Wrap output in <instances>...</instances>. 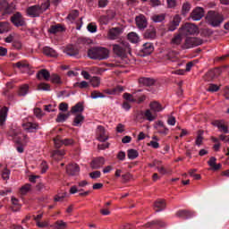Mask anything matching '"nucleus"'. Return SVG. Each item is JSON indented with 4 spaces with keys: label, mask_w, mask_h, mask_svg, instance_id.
Masks as SVG:
<instances>
[{
    "label": "nucleus",
    "mask_w": 229,
    "mask_h": 229,
    "mask_svg": "<svg viewBox=\"0 0 229 229\" xmlns=\"http://www.w3.org/2000/svg\"><path fill=\"white\" fill-rule=\"evenodd\" d=\"M88 56L91 60H106L109 57V50L102 47H91L88 50Z\"/></svg>",
    "instance_id": "nucleus-1"
},
{
    "label": "nucleus",
    "mask_w": 229,
    "mask_h": 229,
    "mask_svg": "<svg viewBox=\"0 0 229 229\" xmlns=\"http://www.w3.org/2000/svg\"><path fill=\"white\" fill-rule=\"evenodd\" d=\"M206 19H208V23L214 28L220 27L225 21L224 15L215 11H209Z\"/></svg>",
    "instance_id": "nucleus-2"
},
{
    "label": "nucleus",
    "mask_w": 229,
    "mask_h": 229,
    "mask_svg": "<svg viewBox=\"0 0 229 229\" xmlns=\"http://www.w3.org/2000/svg\"><path fill=\"white\" fill-rule=\"evenodd\" d=\"M113 52L120 58H126L127 55L131 54L130 44L123 41L121 44L113 45Z\"/></svg>",
    "instance_id": "nucleus-3"
},
{
    "label": "nucleus",
    "mask_w": 229,
    "mask_h": 229,
    "mask_svg": "<svg viewBox=\"0 0 229 229\" xmlns=\"http://www.w3.org/2000/svg\"><path fill=\"white\" fill-rule=\"evenodd\" d=\"M203 40L197 37H188L182 45V49H191L202 45Z\"/></svg>",
    "instance_id": "nucleus-4"
},
{
    "label": "nucleus",
    "mask_w": 229,
    "mask_h": 229,
    "mask_svg": "<svg viewBox=\"0 0 229 229\" xmlns=\"http://www.w3.org/2000/svg\"><path fill=\"white\" fill-rule=\"evenodd\" d=\"M15 11V4L8 3L7 0H0V12L3 15L12 14Z\"/></svg>",
    "instance_id": "nucleus-5"
},
{
    "label": "nucleus",
    "mask_w": 229,
    "mask_h": 229,
    "mask_svg": "<svg viewBox=\"0 0 229 229\" xmlns=\"http://www.w3.org/2000/svg\"><path fill=\"white\" fill-rule=\"evenodd\" d=\"M26 13L29 17L31 18H38L40 17L41 14H43L39 9V4H34L28 7V9H26Z\"/></svg>",
    "instance_id": "nucleus-6"
},
{
    "label": "nucleus",
    "mask_w": 229,
    "mask_h": 229,
    "mask_svg": "<svg viewBox=\"0 0 229 229\" xmlns=\"http://www.w3.org/2000/svg\"><path fill=\"white\" fill-rule=\"evenodd\" d=\"M211 125L218 128L220 132H224L225 134H229L227 123H225L224 120H214L213 122H211Z\"/></svg>",
    "instance_id": "nucleus-7"
},
{
    "label": "nucleus",
    "mask_w": 229,
    "mask_h": 229,
    "mask_svg": "<svg viewBox=\"0 0 229 229\" xmlns=\"http://www.w3.org/2000/svg\"><path fill=\"white\" fill-rule=\"evenodd\" d=\"M10 21H12L15 27H22L26 25V21L21 13H14L12 18H10Z\"/></svg>",
    "instance_id": "nucleus-8"
},
{
    "label": "nucleus",
    "mask_w": 229,
    "mask_h": 229,
    "mask_svg": "<svg viewBox=\"0 0 229 229\" xmlns=\"http://www.w3.org/2000/svg\"><path fill=\"white\" fill-rule=\"evenodd\" d=\"M203 17H205V9L201 7L194 8L191 13H190V18H191L192 21H200Z\"/></svg>",
    "instance_id": "nucleus-9"
},
{
    "label": "nucleus",
    "mask_w": 229,
    "mask_h": 229,
    "mask_svg": "<svg viewBox=\"0 0 229 229\" xmlns=\"http://www.w3.org/2000/svg\"><path fill=\"white\" fill-rule=\"evenodd\" d=\"M198 33V27L192 23H186L182 28V34L186 36L196 35Z\"/></svg>",
    "instance_id": "nucleus-10"
},
{
    "label": "nucleus",
    "mask_w": 229,
    "mask_h": 229,
    "mask_svg": "<svg viewBox=\"0 0 229 229\" xmlns=\"http://www.w3.org/2000/svg\"><path fill=\"white\" fill-rule=\"evenodd\" d=\"M54 145H55V148H60L62 145L64 146H71L73 144V140L72 139H64L62 140L61 136H56L53 139Z\"/></svg>",
    "instance_id": "nucleus-11"
},
{
    "label": "nucleus",
    "mask_w": 229,
    "mask_h": 229,
    "mask_svg": "<svg viewBox=\"0 0 229 229\" xmlns=\"http://www.w3.org/2000/svg\"><path fill=\"white\" fill-rule=\"evenodd\" d=\"M222 73V70L220 68H214L213 70L206 72L204 76V80L208 81H211L212 80L216 79Z\"/></svg>",
    "instance_id": "nucleus-12"
},
{
    "label": "nucleus",
    "mask_w": 229,
    "mask_h": 229,
    "mask_svg": "<svg viewBox=\"0 0 229 229\" xmlns=\"http://www.w3.org/2000/svg\"><path fill=\"white\" fill-rule=\"evenodd\" d=\"M136 24L140 30H146L148 27V21H147L146 16H144L143 14L137 16L136 17Z\"/></svg>",
    "instance_id": "nucleus-13"
},
{
    "label": "nucleus",
    "mask_w": 229,
    "mask_h": 229,
    "mask_svg": "<svg viewBox=\"0 0 229 229\" xmlns=\"http://www.w3.org/2000/svg\"><path fill=\"white\" fill-rule=\"evenodd\" d=\"M176 216L181 217L184 220H188L195 216V212L186 209H181L177 211Z\"/></svg>",
    "instance_id": "nucleus-14"
},
{
    "label": "nucleus",
    "mask_w": 229,
    "mask_h": 229,
    "mask_svg": "<svg viewBox=\"0 0 229 229\" xmlns=\"http://www.w3.org/2000/svg\"><path fill=\"white\" fill-rule=\"evenodd\" d=\"M154 51V46L152 43H145L142 47V49H140V56L146 57L149 55H151Z\"/></svg>",
    "instance_id": "nucleus-15"
},
{
    "label": "nucleus",
    "mask_w": 229,
    "mask_h": 229,
    "mask_svg": "<svg viewBox=\"0 0 229 229\" xmlns=\"http://www.w3.org/2000/svg\"><path fill=\"white\" fill-rule=\"evenodd\" d=\"M81 168L78 166L77 164H69L66 167V173L69 176H77Z\"/></svg>",
    "instance_id": "nucleus-16"
},
{
    "label": "nucleus",
    "mask_w": 229,
    "mask_h": 229,
    "mask_svg": "<svg viewBox=\"0 0 229 229\" xmlns=\"http://www.w3.org/2000/svg\"><path fill=\"white\" fill-rule=\"evenodd\" d=\"M154 226H157L158 228H165L166 226V224L161 219H156L145 224L146 228L152 229Z\"/></svg>",
    "instance_id": "nucleus-17"
},
{
    "label": "nucleus",
    "mask_w": 229,
    "mask_h": 229,
    "mask_svg": "<svg viewBox=\"0 0 229 229\" xmlns=\"http://www.w3.org/2000/svg\"><path fill=\"white\" fill-rule=\"evenodd\" d=\"M104 165H105V158L102 157H99L91 160L90 167L93 170H98L100 167H103Z\"/></svg>",
    "instance_id": "nucleus-18"
},
{
    "label": "nucleus",
    "mask_w": 229,
    "mask_h": 229,
    "mask_svg": "<svg viewBox=\"0 0 229 229\" xmlns=\"http://www.w3.org/2000/svg\"><path fill=\"white\" fill-rule=\"evenodd\" d=\"M22 127L23 130L30 133L36 132L39 129V125L37 123H23Z\"/></svg>",
    "instance_id": "nucleus-19"
},
{
    "label": "nucleus",
    "mask_w": 229,
    "mask_h": 229,
    "mask_svg": "<svg viewBox=\"0 0 229 229\" xmlns=\"http://www.w3.org/2000/svg\"><path fill=\"white\" fill-rule=\"evenodd\" d=\"M97 140L101 142H105L106 140H108V136H106L105 128L103 126L99 125L97 127Z\"/></svg>",
    "instance_id": "nucleus-20"
},
{
    "label": "nucleus",
    "mask_w": 229,
    "mask_h": 229,
    "mask_svg": "<svg viewBox=\"0 0 229 229\" xmlns=\"http://www.w3.org/2000/svg\"><path fill=\"white\" fill-rule=\"evenodd\" d=\"M139 84L146 87H151L155 84V81L150 77H140L139 79Z\"/></svg>",
    "instance_id": "nucleus-21"
},
{
    "label": "nucleus",
    "mask_w": 229,
    "mask_h": 229,
    "mask_svg": "<svg viewBox=\"0 0 229 229\" xmlns=\"http://www.w3.org/2000/svg\"><path fill=\"white\" fill-rule=\"evenodd\" d=\"M157 113H152L151 109H146L144 112V119L146 121L153 122L157 120Z\"/></svg>",
    "instance_id": "nucleus-22"
},
{
    "label": "nucleus",
    "mask_w": 229,
    "mask_h": 229,
    "mask_svg": "<svg viewBox=\"0 0 229 229\" xmlns=\"http://www.w3.org/2000/svg\"><path fill=\"white\" fill-rule=\"evenodd\" d=\"M51 78L50 72L46 70V69H42L39 72H37V79L38 80H46V81H49Z\"/></svg>",
    "instance_id": "nucleus-23"
},
{
    "label": "nucleus",
    "mask_w": 229,
    "mask_h": 229,
    "mask_svg": "<svg viewBox=\"0 0 229 229\" xmlns=\"http://www.w3.org/2000/svg\"><path fill=\"white\" fill-rule=\"evenodd\" d=\"M157 37V30L154 27H149L144 33L146 39H154Z\"/></svg>",
    "instance_id": "nucleus-24"
},
{
    "label": "nucleus",
    "mask_w": 229,
    "mask_h": 229,
    "mask_svg": "<svg viewBox=\"0 0 229 229\" xmlns=\"http://www.w3.org/2000/svg\"><path fill=\"white\" fill-rule=\"evenodd\" d=\"M149 110L154 113H159L164 110L161 104H159L157 101H152L149 104Z\"/></svg>",
    "instance_id": "nucleus-25"
},
{
    "label": "nucleus",
    "mask_w": 229,
    "mask_h": 229,
    "mask_svg": "<svg viewBox=\"0 0 229 229\" xmlns=\"http://www.w3.org/2000/svg\"><path fill=\"white\" fill-rule=\"evenodd\" d=\"M64 53L69 56H76L79 54V50L73 45H68L66 48H64Z\"/></svg>",
    "instance_id": "nucleus-26"
},
{
    "label": "nucleus",
    "mask_w": 229,
    "mask_h": 229,
    "mask_svg": "<svg viewBox=\"0 0 229 229\" xmlns=\"http://www.w3.org/2000/svg\"><path fill=\"white\" fill-rule=\"evenodd\" d=\"M43 54L48 57H53V58H55L58 56V53L55 49L51 48L50 47H43Z\"/></svg>",
    "instance_id": "nucleus-27"
},
{
    "label": "nucleus",
    "mask_w": 229,
    "mask_h": 229,
    "mask_svg": "<svg viewBox=\"0 0 229 229\" xmlns=\"http://www.w3.org/2000/svg\"><path fill=\"white\" fill-rule=\"evenodd\" d=\"M11 30V24L9 21H0V35L5 34Z\"/></svg>",
    "instance_id": "nucleus-28"
},
{
    "label": "nucleus",
    "mask_w": 229,
    "mask_h": 229,
    "mask_svg": "<svg viewBox=\"0 0 229 229\" xmlns=\"http://www.w3.org/2000/svg\"><path fill=\"white\" fill-rule=\"evenodd\" d=\"M62 31H64V27H62V25L59 23L51 25L50 29H48V33L52 35H55Z\"/></svg>",
    "instance_id": "nucleus-29"
},
{
    "label": "nucleus",
    "mask_w": 229,
    "mask_h": 229,
    "mask_svg": "<svg viewBox=\"0 0 229 229\" xmlns=\"http://www.w3.org/2000/svg\"><path fill=\"white\" fill-rule=\"evenodd\" d=\"M166 58L171 62H177L179 60V53L175 50H169L166 54Z\"/></svg>",
    "instance_id": "nucleus-30"
},
{
    "label": "nucleus",
    "mask_w": 229,
    "mask_h": 229,
    "mask_svg": "<svg viewBox=\"0 0 229 229\" xmlns=\"http://www.w3.org/2000/svg\"><path fill=\"white\" fill-rule=\"evenodd\" d=\"M65 155L64 150H54L51 154V157L55 161H60Z\"/></svg>",
    "instance_id": "nucleus-31"
},
{
    "label": "nucleus",
    "mask_w": 229,
    "mask_h": 229,
    "mask_svg": "<svg viewBox=\"0 0 229 229\" xmlns=\"http://www.w3.org/2000/svg\"><path fill=\"white\" fill-rule=\"evenodd\" d=\"M121 35V29L119 27L112 28L109 30V38L116 39Z\"/></svg>",
    "instance_id": "nucleus-32"
},
{
    "label": "nucleus",
    "mask_w": 229,
    "mask_h": 229,
    "mask_svg": "<svg viewBox=\"0 0 229 229\" xmlns=\"http://www.w3.org/2000/svg\"><path fill=\"white\" fill-rule=\"evenodd\" d=\"M8 108L4 106L0 111V126H4L7 118Z\"/></svg>",
    "instance_id": "nucleus-33"
},
{
    "label": "nucleus",
    "mask_w": 229,
    "mask_h": 229,
    "mask_svg": "<svg viewBox=\"0 0 229 229\" xmlns=\"http://www.w3.org/2000/svg\"><path fill=\"white\" fill-rule=\"evenodd\" d=\"M165 208V200L159 199L156 200L154 204V209L156 212H162Z\"/></svg>",
    "instance_id": "nucleus-34"
},
{
    "label": "nucleus",
    "mask_w": 229,
    "mask_h": 229,
    "mask_svg": "<svg viewBox=\"0 0 229 229\" xmlns=\"http://www.w3.org/2000/svg\"><path fill=\"white\" fill-rule=\"evenodd\" d=\"M30 87L28 84H24L22 86H20L18 89V96L19 97H26L29 94Z\"/></svg>",
    "instance_id": "nucleus-35"
},
{
    "label": "nucleus",
    "mask_w": 229,
    "mask_h": 229,
    "mask_svg": "<svg viewBox=\"0 0 229 229\" xmlns=\"http://www.w3.org/2000/svg\"><path fill=\"white\" fill-rule=\"evenodd\" d=\"M84 111V106L82 102H78L72 107V114H76V113H82Z\"/></svg>",
    "instance_id": "nucleus-36"
},
{
    "label": "nucleus",
    "mask_w": 229,
    "mask_h": 229,
    "mask_svg": "<svg viewBox=\"0 0 229 229\" xmlns=\"http://www.w3.org/2000/svg\"><path fill=\"white\" fill-rule=\"evenodd\" d=\"M141 91H142V90L140 89V90H138V91H134V92H133L134 98H137L136 103H138V104L143 103L144 101H146V98H147L146 95H139V94H138L139 92H141Z\"/></svg>",
    "instance_id": "nucleus-37"
},
{
    "label": "nucleus",
    "mask_w": 229,
    "mask_h": 229,
    "mask_svg": "<svg viewBox=\"0 0 229 229\" xmlns=\"http://www.w3.org/2000/svg\"><path fill=\"white\" fill-rule=\"evenodd\" d=\"M37 90L39 91H50V85L48 83L45 82H40L39 84L37 85Z\"/></svg>",
    "instance_id": "nucleus-38"
},
{
    "label": "nucleus",
    "mask_w": 229,
    "mask_h": 229,
    "mask_svg": "<svg viewBox=\"0 0 229 229\" xmlns=\"http://www.w3.org/2000/svg\"><path fill=\"white\" fill-rule=\"evenodd\" d=\"M13 67H17L18 69H29L30 65L26 61H20L13 64Z\"/></svg>",
    "instance_id": "nucleus-39"
},
{
    "label": "nucleus",
    "mask_w": 229,
    "mask_h": 229,
    "mask_svg": "<svg viewBox=\"0 0 229 229\" xmlns=\"http://www.w3.org/2000/svg\"><path fill=\"white\" fill-rule=\"evenodd\" d=\"M139 157V153L135 149L127 150V157L131 160H135Z\"/></svg>",
    "instance_id": "nucleus-40"
},
{
    "label": "nucleus",
    "mask_w": 229,
    "mask_h": 229,
    "mask_svg": "<svg viewBox=\"0 0 229 229\" xmlns=\"http://www.w3.org/2000/svg\"><path fill=\"white\" fill-rule=\"evenodd\" d=\"M127 38L129 41H131L132 44H137L139 41V36L136 32H131L127 35Z\"/></svg>",
    "instance_id": "nucleus-41"
},
{
    "label": "nucleus",
    "mask_w": 229,
    "mask_h": 229,
    "mask_svg": "<svg viewBox=\"0 0 229 229\" xmlns=\"http://www.w3.org/2000/svg\"><path fill=\"white\" fill-rule=\"evenodd\" d=\"M50 79L53 84L62 85L64 83L61 80V77L58 74H52Z\"/></svg>",
    "instance_id": "nucleus-42"
},
{
    "label": "nucleus",
    "mask_w": 229,
    "mask_h": 229,
    "mask_svg": "<svg viewBox=\"0 0 229 229\" xmlns=\"http://www.w3.org/2000/svg\"><path fill=\"white\" fill-rule=\"evenodd\" d=\"M83 120L84 116L81 114H78L73 120V126H80Z\"/></svg>",
    "instance_id": "nucleus-43"
},
{
    "label": "nucleus",
    "mask_w": 229,
    "mask_h": 229,
    "mask_svg": "<svg viewBox=\"0 0 229 229\" xmlns=\"http://www.w3.org/2000/svg\"><path fill=\"white\" fill-rule=\"evenodd\" d=\"M70 117V113L68 114H58L57 118H56V122L57 123H64L65 122L67 119H69Z\"/></svg>",
    "instance_id": "nucleus-44"
},
{
    "label": "nucleus",
    "mask_w": 229,
    "mask_h": 229,
    "mask_svg": "<svg viewBox=\"0 0 229 229\" xmlns=\"http://www.w3.org/2000/svg\"><path fill=\"white\" fill-rule=\"evenodd\" d=\"M123 98H125L128 102H131V103L137 102V98H136L135 95H133V93H132V95L130 93L123 94Z\"/></svg>",
    "instance_id": "nucleus-45"
},
{
    "label": "nucleus",
    "mask_w": 229,
    "mask_h": 229,
    "mask_svg": "<svg viewBox=\"0 0 229 229\" xmlns=\"http://www.w3.org/2000/svg\"><path fill=\"white\" fill-rule=\"evenodd\" d=\"M50 8V2L47 0L46 2L39 4V11L43 13Z\"/></svg>",
    "instance_id": "nucleus-46"
},
{
    "label": "nucleus",
    "mask_w": 229,
    "mask_h": 229,
    "mask_svg": "<svg viewBox=\"0 0 229 229\" xmlns=\"http://www.w3.org/2000/svg\"><path fill=\"white\" fill-rule=\"evenodd\" d=\"M54 228L55 229H65L67 227V224L62 220H59L54 223Z\"/></svg>",
    "instance_id": "nucleus-47"
},
{
    "label": "nucleus",
    "mask_w": 229,
    "mask_h": 229,
    "mask_svg": "<svg viewBox=\"0 0 229 229\" xmlns=\"http://www.w3.org/2000/svg\"><path fill=\"white\" fill-rule=\"evenodd\" d=\"M151 20L157 23L162 22L163 21H165V14L164 13L154 14L153 17H151Z\"/></svg>",
    "instance_id": "nucleus-48"
},
{
    "label": "nucleus",
    "mask_w": 229,
    "mask_h": 229,
    "mask_svg": "<svg viewBox=\"0 0 229 229\" xmlns=\"http://www.w3.org/2000/svg\"><path fill=\"white\" fill-rule=\"evenodd\" d=\"M12 203L13 205V207H12V210L13 212H16L18 209L21 208V206L19 205V200L15 197L12 198Z\"/></svg>",
    "instance_id": "nucleus-49"
},
{
    "label": "nucleus",
    "mask_w": 229,
    "mask_h": 229,
    "mask_svg": "<svg viewBox=\"0 0 229 229\" xmlns=\"http://www.w3.org/2000/svg\"><path fill=\"white\" fill-rule=\"evenodd\" d=\"M74 88H79L81 89H85L89 88V83L87 81H81V82H75L74 83Z\"/></svg>",
    "instance_id": "nucleus-50"
},
{
    "label": "nucleus",
    "mask_w": 229,
    "mask_h": 229,
    "mask_svg": "<svg viewBox=\"0 0 229 229\" xmlns=\"http://www.w3.org/2000/svg\"><path fill=\"white\" fill-rule=\"evenodd\" d=\"M90 84L93 88H98L100 85V78L99 77H93L90 79Z\"/></svg>",
    "instance_id": "nucleus-51"
},
{
    "label": "nucleus",
    "mask_w": 229,
    "mask_h": 229,
    "mask_svg": "<svg viewBox=\"0 0 229 229\" xmlns=\"http://www.w3.org/2000/svg\"><path fill=\"white\" fill-rule=\"evenodd\" d=\"M90 98L93 99L105 98V95L99 91L95 90V91L91 92Z\"/></svg>",
    "instance_id": "nucleus-52"
},
{
    "label": "nucleus",
    "mask_w": 229,
    "mask_h": 229,
    "mask_svg": "<svg viewBox=\"0 0 229 229\" xmlns=\"http://www.w3.org/2000/svg\"><path fill=\"white\" fill-rule=\"evenodd\" d=\"M191 5L189 2H186L182 4V14L185 15L186 13H189L191 11Z\"/></svg>",
    "instance_id": "nucleus-53"
},
{
    "label": "nucleus",
    "mask_w": 229,
    "mask_h": 229,
    "mask_svg": "<svg viewBox=\"0 0 229 229\" xmlns=\"http://www.w3.org/2000/svg\"><path fill=\"white\" fill-rule=\"evenodd\" d=\"M31 190V184H25L21 187L20 193L22 195H26Z\"/></svg>",
    "instance_id": "nucleus-54"
},
{
    "label": "nucleus",
    "mask_w": 229,
    "mask_h": 229,
    "mask_svg": "<svg viewBox=\"0 0 229 229\" xmlns=\"http://www.w3.org/2000/svg\"><path fill=\"white\" fill-rule=\"evenodd\" d=\"M78 16H79L78 10H72V13H70L68 14L67 18H68L69 21H75Z\"/></svg>",
    "instance_id": "nucleus-55"
},
{
    "label": "nucleus",
    "mask_w": 229,
    "mask_h": 229,
    "mask_svg": "<svg viewBox=\"0 0 229 229\" xmlns=\"http://www.w3.org/2000/svg\"><path fill=\"white\" fill-rule=\"evenodd\" d=\"M181 42H182V36L180 34H177L174 37H173V38H172L173 45L178 46L181 44Z\"/></svg>",
    "instance_id": "nucleus-56"
},
{
    "label": "nucleus",
    "mask_w": 229,
    "mask_h": 229,
    "mask_svg": "<svg viewBox=\"0 0 229 229\" xmlns=\"http://www.w3.org/2000/svg\"><path fill=\"white\" fill-rule=\"evenodd\" d=\"M156 130L161 135H168L169 133V129L167 127H157Z\"/></svg>",
    "instance_id": "nucleus-57"
},
{
    "label": "nucleus",
    "mask_w": 229,
    "mask_h": 229,
    "mask_svg": "<svg viewBox=\"0 0 229 229\" xmlns=\"http://www.w3.org/2000/svg\"><path fill=\"white\" fill-rule=\"evenodd\" d=\"M88 30H89L90 33H97V31H98V26H97V24H95V23H89V25H88Z\"/></svg>",
    "instance_id": "nucleus-58"
},
{
    "label": "nucleus",
    "mask_w": 229,
    "mask_h": 229,
    "mask_svg": "<svg viewBox=\"0 0 229 229\" xmlns=\"http://www.w3.org/2000/svg\"><path fill=\"white\" fill-rule=\"evenodd\" d=\"M219 90V86L216 85V84H209L208 91L214 93V92H217Z\"/></svg>",
    "instance_id": "nucleus-59"
},
{
    "label": "nucleus",
    "mask_w": 229,
    "mask_h": 229,
    "mask_svg": "<svg viewBox=\"0 0 229 229\" xmlns=\"http://www.w3.org/2000/svg\"><path fill=\"white\" fill-rule=\"evenodd\" d=\"M67 110H69V104L64 102L59 104V111L67 112Z\"/></svg>",
    "instance_id": "nucleus-60"
},
{
    "label": "nucleus",
    "mask_w": 229,
    "mask_h": 229,
    "mask_svg": "<svg viewBox=\"0 0 229 229\" xmlns=\"http://www.w3.org/2000/svg\"><path fill=\"white\" fill-rule=\"evenodd\" d=\"M99 21L102 25H107L108 22H109V18L108 16H106V15H102L100 16L99 18Z\"/></svg>",
    "instance_id": "nucleus-61"
},
{
    "label": "nucleus",
    "mask_w": 229,
    "mask_h": 229,
    "mask_svg": "<svg viewBox=\"0 0 229 229\" xmlns=\"http://www.w3.org/2000/svg\"><path fill=\"white\" fill-rule=\"evenodd\" d=\"M10 170H8V169H4V171H3V173H2V178L4 179V180H8V179H10Z\"/></svg>",
    "instance_id": "nucleus-62"
},
{
    "label": "nucleus",
    "mask_w": 229,
    "mask_h": 229,
    "mask_svg": "<svg viewBox=\"0 0 229 229\" xmlns=\"http://www.w3.org/2000/svg\"><path fill=\"white\" fill-rule=\"evenodd\" d=\"M100 175H101V173L99 171H95V172L89 174V176L91 179H98L100 177Z\"/></svg>",
    "instance_id": "nucleus-63"
},
{
    "label": "nucleus",
    "mask_w": 229,
    "mask_h": 229,
    "mask_svg": "<svg viewBox=\"0 0 229 229\" xmlns=\"http://www.w3.org/2000/svg\"><path fill=\"white\" fill-rule=\"evenodd\" d=\"M106 5H108V0H99L98 1L99 8H106Z\"/></svg>",
    "instance_id": "nucleus-64"
}]
</instances>
